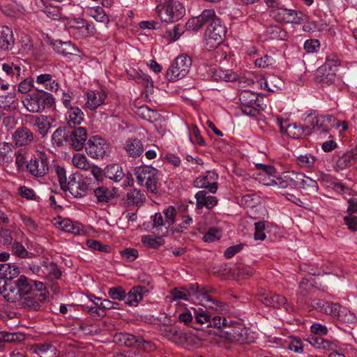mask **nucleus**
I'll return each instance as SVG.
<instances>
[{"instance_id": "38", "label": "nucleus", "mask_w": 357, "mask_h": 357, "mask_svg": "<svg viewBox=\"0 0 357 357\" xmlns=\"http://www.w3.org/2000/svg\"><path fill=\"white\" fill-rule=\"evenodd\" d=\"M105 174L109 179L114 180L115 181H120L125 176L122 168L116 164L107 166L106 168Z\"/></svg>"}, {"instance_id": "34", "label": "nucleus", "mask_w": 357, "mask_h": 357, "mask_svg": "<svg viewBox=\"0 0 357 357\" xmlns=\"http://www.w3.org/2000/svg\"><path fill=\"white\" fill-rule=\"evenodd\" d=\"M94 195L99 202H108L117 196V192L114 188L109 190L105 186H101L94 190Z\"/></svg>"}, {"instance_id": "32", "label": "nucleus", "mask_w": 357, "mask_h": 357, "mask_svg": "<svg viewBox=\"0 0 357 357\" xmlns=\"http://www.w3.org/2000/svg\"><path fill=\"white\" fill-rule=\"evenodd\" d=\"M127 153L133 158L139 156L144 152V146L141 140L137 139H128L124 146Z\"/></svg>"}, {"instance_id": "63", "label": "nucleus", "mask_w": 357, "mask_h": 357, "mask_svg": "<svg viewBox=\"0 0 357 357\" xmlns=\"http://www.w3.org/2000/svg\"><path fill=\"white\" fill-rule=\"evenodd\" d=\"M13 252L14 255L21 258H24L27 254V250L24 247L18 242H15L13 246Z\"/></svg>"}, {"instance_id": "18", "label": "nucleus", "mask_w": 357, "mask_h": 357, "mask_svg": "<svg viewBox=\"0 0 357 357\" xmlns=\"http://www.w3.org/2000/svg\"><path fill=\"white\" fill-rule=\"evenodd\" d=\"M215 19L218 18L215 17L213 10H205L199 16L190 20L187 25L190 28L192 27L193 29H199L207 23L210 24Z\"/></svg>"}, {"instance_id": "36", "label": "nucleus", "mask_w": 357, "mask_h": 357, "mask_svg": "<svg viewBox=\"0 0 357 357\" xmlns=\"http://www.w3.org/2000/svg\"><path fill=\"white\" fill-rule=\"evenodd\" d=\"M357 154V150H351L344 153L336 162L337 166L340 169H346L351 166L356 161V155Z\"/></svg>"}, {"instance_id": "13", "label": "nucleus", "mask_w": 357, "mask_h": 357, "mask_svg": "<svg viewBox=\"0 0 357 357\" xmlns=\"http://www.w3.org/2000/svg\"><path fill=\"white\" fill-rule=\"evenodd\" d=\"M274 18L281 22L301 24L306 16L301 12L286 8H278L274 11Z\"/></svg>"}, {"instance_id": "27", "label": "nucleus", "mask_w": 357, "mask_h": 357, "mask_svg": "<svg viewBox=\"0 0 357 357\" xmlns=\"http://www.w3.org/2000/svg\"><path fill=\"white\" fill-rule=\"evenodd\" d=\"M140 335H134L130 333H119L114 336L116 343L123 344L128 347L137 348Z\"/></svg>"}, {"instance_id": "12", "label": "nucleus", "mask_w": 357, "mask_h": 357, "mask_svg": "<svg viewBox=\"0 0 357 357\" xmlns=\"http://www.w3.org/2000/svg\"><path fill=\"white\" fill-rule=\"evenodd\" d=\"M220 337L230 342L245 344L247 342L246 331L239 324L225 326L220 332Z\"/></svg>"}, {"instance_id": "39", "label": "nucleus", "mask_w": 357, "mask_h": 357, "mask_svg": "<svg viewBox=\"0 0 357 357\" xmlns=\"http://www.w3.org/2000/svg\"><path fill=\"white\" fill-rule=\"evenodd\" d=\"M33 349L40 357H56V348L51 344L36 345Z\"/></svg>"}, {"instance_id": "29", "label": "nucleus", "mask_w": 357, "mask_h": 357, "mask_svg": "<svg viewBox=\"0 0 357 357\" xmlns=\"http://www.w3.org/2000/svg\"><path fill=\"white\" fill-rule=\"evenodd\" d=\"M54 225L59 229L66 232L78 234L79 232V227L75 225L70 220L62 218L60 216L53 220Z\"/></svg>"}, {"instance_id": "51", "label": "nucleus", "mask_w": 357, "mask_h": 357, "mask_svg": "<svg viewBox=\"0 0 357 357\" xmlns=\"http://www.w3.org/2000/svg\"><path fill=\"white\" fill-rule=\"evenodd\" d=\"M86 244L89 248L91 249L103 252H108L110 250L109 246L107 245H102L100 241L93 239L87 240Z\"/></svg>"}, {"instance_id": "59", "label": "nucleus", "mask_w": 357, "mask_h": 357, "mask_svg": "<svg viewBox=\"0 0 357 357\" xmlns=\"http://www.w3.org/2000/svg\"><path fill=\"white\" fill-rule=\"evenodd\" d=\"M220 231L216 228H211L204 234L202 239L205 242H213L214 241L220 238Z\"/></svg>"}, {"instance_id": "28", "label": "nucleus", "mask_w": 357, "mask_h": 357, "mask_svg": "<svg viewBox=\"0 0 357 357\" xmlns=\"http://www.w3.org/2000/svg\"><path fill=\"white\" fill-rule=\"evenodd\" d=\"M187 289L190 292V296L195 297L201 302L212 301V298L208 295L209 291L204 286L200 287L197 283L190 284Z\"/></svg>"}, {"instance_id": "8", "label": "nucleus", "mask_w": 357, "mask_h": 357, "mask_svg": "<svg viewBox=\"0 0 357 357\" xmlns=\"http://www.w3.org/2000/svg\"><path fill=\"white\" fill-rule=\"evenodd\" d=\"M29 173L35 177H43L50 169L48 156L45 152L38 153L27 164Z\"/></svg>"}, {"instance_id": "19", "label": "nucleus", "mask_w": 357, "mask_h": 357, "mask_svg": "<svg viewBox=\"0 0 357 357\" xmlns=\"http://www.w3.org/2000/svg\"><path fill=\"white\" fill-rule=\"evenodd\" d=\"M338 303L325 301L321 299H314L312 301V307L321 312L336 317L340 307Z\"/></svg>"}, {"instance_id": "53", "label": "nucleus", "mask_w": 357, "mask_h": 357, "mask_svg": "<svg viewBox=\"0 0 357 357\" xmlns=\"http://www.w3.org/2000/svg\"><path fill=\"white\" fill-rule=\"evenodd\" d=\"M108 294L112 299L123 300L126 297L125 290L121 287L110 288Z\"/></svg>"}, {"instance_id": "14", "label": "nucleus", "mask_w": 357, "mask_h": 357, "mask_svg": "<svg viewBox=\"0 0 357 357\" xmlns=\"http://www.w3.org/2000/svg\"><path fill=\"white\" fill-rule=\"evenodd\" d=\"M87 139L84 128L79 127L68 132L67 142L76 151L83 149Z\"/></svg>"}, {"instance_id": "57", "label": "nucleus", "mask_w": 357, "mask_h": 357, "mask_svg": "<svg viewBox=\"0 0 357 357\" xmlns=\"http://www.w3.org/2000/svg\"><path fill=\"white\" fill-rule=\"evenodd\" d=\"M182 33V27L180 25H176L172 30L166 31L165 37L169 40H176L181 36Z\"/></svg>"}, {"instance_id": "37", "label": "nucleus", "mask_w": 357, "mask_h": 357, "mask_svg": "<svg viewBox=\"0 0 357 357\" xmlns=\"http://www.w3.org/2000/svg\"><path fill=\"white\" fill-rule=\"evenodd\" d=\"M193 310L195 313V321L192 322V325H191V326L196 330L202 329V328L197 326V324H199L200 326L206 324V326L208 327L211 319V315L207 312L202 309H201L200 310L193 309Z\"/></svg>"}, {"instance_id": "20", "label": "nucleus", "mask_w": 357, "mask_h": 357, "mask_svg": "<svg viewBox=\"0 0 357 357\" xmlns=\"http://www.w3.org/2000/svg\"><path fill=\"white\" fill-rule=\"evenodd\" d=\"M208 190H202L195 195L196 206L198 209L202 208L204 206L211 209L218 204V199L215 196L208 195Z\"/></svg>"}, {"instance_id": "1", "label": "nucleus", "mask_w": 357, "mask_h": 357, "mask_svg": "<svg viewBox=\"0 0 357 357\" xmlns=\"http://www.w3.org/2000/svg\"><path fill=\"white\" fill-rule=\"evenodd\" d=\"M0 292L8 301L15 302L20 297L31 294L32 285L24 275L16 281H3Z\"/></svg>"}, {"instance_id": "35", "label": "nucleus", "mask_w": 357, "mask_h": 357, "mask_svg": "<svg viewBox=\"0 0 357 357\" xmlns=\"http://www.w3.org/2000/svg\"><path fill=\"white\" fill-rule=\"evenodd\" d=\"M14 44L13 31L8 26L2 28L0 36V47L3 50H8Z\"/></svg>"}, {"instance_id": "5", "label": "nucleus", "mask_w": 357, "mask_h": 357, "mask_svg": "<svg viewBox=\"0 0 357 357\" xmlns=\"http://www.w3.org/2000/svg\"><path fill=\"white\" fill-rule=\"evenodd\" d=\"M191 66L192 60L189 56H177L166 73L167 79L169 82L182 79L189 73Z\"/></svg>"}, {"instance_id": "21", "label": "nucleus", "mask_w": 357, "mask_h": 357, "mask_svg": "<svg viewBox=\"0 0 357 357\" xmlns=\"http://www.w3.org/2000/svg\"><path fill=\"white\" fill-rule=\"evenodd\" d=\"M13 141L16 146H22L31 144L33 141V132L26 127H20L15 131Z\"/></svg>"}, {"instance_id": "54", "label": "nucleus", "mask_w": 357, "mask_h": 357, "mask_svg": "<svg viewBox=\"0 0 357 357\" xmlns=\"http://www.w3.org/2000/svg\"><path fill=\"white\" fill-rule=\"evenodd\" d=\"M171 293L173 295L174 300L183 299L188 301L190 298V292L188 291L186 288H181V289L174 288L172 290Z\"/></svg>"}, {"instance_id": "46", "label": "nucleus", "mask_w": 357, "mask_h": 357, "mask_svg": "<svg viewBox=\"0 0 357 357\" xmlns=\"http://www.w3.org/2000/svg\"><path fill=\"white\" fill-rule=\"evenodd\" d=\"M68 133H65V130L59 128L53 133L52 140L54 144L61 146L63 145V142H67Z\"/></svg>"}, {"instance_id": "26", "label": "nucleus", "mask_w": 357, "mask_h": 357, "mask_svg": "<svg viewBox=\"0 0 357 357\" xmlns=\"http://www.w3.org/2000/svg\"><path fill=\"white\" fill-rule=\"evenodd\" d=\"M19 306L28 311H38L40 309V304L38 299V293L35 296H24L17 300Z\"/></svg>"}, {"instance_id": "52", "label": "nucleus", "mask_w": 357, "mask_h": 357, "mask_svg": "<svg viewBox=\"0 0 357 357\" xmlns=\"http://www.w3.org/2000/svg\"><path fill=\"white\" fill-rule=\"evenodd\" d=\"M137 348L142 349L146 352H151L156 349L154 343H153L151 341L144 340V338L142 335H140V337L139 338L138 345Z\"/></svg>"}, {"instance_id": "4", "label": "nucleus", "mask_w": 357, "mask_h": 357, "mask_svg": "<svg viewBox=\"0 0 357 357\" xmlns=\"http://www.w3.org/2000/svg\"><path fill=\"white\" fill-rule=\"evenodd\" d=\"M137 183L144 185L147 190L155 193L157 191V170L151 166H139L135 169Z\"/></svg>"}, {"instance_id": "30", "label": "nucleus", "mask_w": 357, "mask_h": 357, "mask_svg": "<svg viewBox=\"0 0 357 357\" xmlns=\"http://www.w3.org/2000/svg\"><path fill=\"white\" fill-rule=\"evenodd\" d=\"M18 99L16 98L15 90L7 95L0 97V108L6 111H15L17 109Z\"/></svg>"}, {"instance_id": "3", "label": "nucleus", "mask_w": 357, "mask_h": 357, "mask_svg": "<svg viewBox=\"0 0 357 357\" xmlns=\"http://www.w3.org/2000/svg\"><path fill=\"white\" fill-rule=\"evenodd\" d=\"M157 12L160 20L166 22H173L181 19L184 14V8L178 1L165 0L157 6Z\"/></svg>"}, {"instance_id": "62", "label": "nucleus", "mask_w": 357, "mask_h": 357, "mask_svg": "<svg viewBox=\"0 0 357 357\" xmlns=\"http://www.w3.org/2000/svg\"><path fill=\"white\" fill-rule=\"evenodd\" d=\"M164 213L165 215V224H167L168 227H170L174 223L176 210L173 206H169Z\"/></svg>"}, {"instance_id": "16", "label": "nucleus", "mask_w": 357, "mask_h": 357, "mask_svg": "<svg viewBox=\"0 0 357 357\" xmlns=\"http://www.w3.org/2000/svg\"><path fill=\"white\" fill-rule=\"evenodd\" d=\"M36 90L39 93H48L47 91H56L59 89V84L50 74H43L38 75L36 79Z\"/></svg>"}, {"instance_id": "17", "label": "nucleus", "mask_w": 357, "mask_h": 357, "mask_svg": "<svg viewBox=\"0 0 357 357\" xmlns=\"http://www.w3.org/2000/svg\"><path fill=\"white\" fill-rule=\"evenodd\" d=\"M194 186L197 188H204L211 193H215L218 190L216 176L214 173L208 172L206 176L197 178L194 181Z\"/></svg>"}, {"instance_id": "61", "label": "nucleus", "mask_w": 357, "mask_h": 357, "mask_svg": "<svg viewBox=\"0 0 357 357\" xmlns=\"http://www.w3.org/2000/svg\"><path fill=\"white\" fill-rule=\"evenodd\" d=\"M121 257L128 261H132L138 256V251L134 248H126L121 252Z\"/></svg>"}, {"instance_id": "9", "label": "nucleus", "mask_w": 357, "mask_h": 357, "mask_svg": "<svg viewBox=\"0 0 357 357\" xmlns=\"http://www.w3.org/2000/svg\"><path fill=\"white\" fill-rule=\"evenodd\" d=\"M305 121L310 124L314 131L328 134L330 129L334 126L335 119L332 115L318 116L310 114L306 117Z\"/></svg>"}, {"instance_id": "23", "label": "nucleus", "mask_w": 357, "mask_h": 357, "mask_svg": "<svg viewBox=\"0 0 357 357\" xmlns=\"http://www.w3.org/2000/svg\"><path fill=\"white\" fill-rule=\"evenodd\" d=\"M31 118L30 125L36 128L38 132L43 137L47 135L51 128V123L47 116H29Z\"/></svg>"}, {"instance_id": "24", "label": "nucleus", "mask_w": 357, "mask_h": 357, "mask_svg": "<svg viewBox=\"0 0 357 357\" xmlns=\"http://www.w3.org/2000/svg\"><path fill=\"white\" fill-rule=\"evenodd\" d=\"M106 96L105 93L102 91H90L87 93L88 100L85 104L86 107L91 110L96 109L103 104Z\"/></svg>"}, {"instance_id": "10", "label": "nucleus", "mask_w": 357, "mask_h": 357, "mask_svg": "<svg viewBox=\"0 0 357 357\" xmlns=\"http://www.w3.org/2000/svg\"><path fill=\"white\" fill-rule=\"evenodd\" d=\"M86 150L87 153L93 158H102L109 151V145L106 141L98 137H91L87 144Z\"/></svg>"}, {"instance_id": "2", "label": "nucleus", "mask_w": 357, "mask_h": 357, "mask_svg": "<svg viewBox=\"0 0 357 357\" xmlns=\"http://www.w3.org/2000/svg\"><path fill=\"white\" fill-rule=\"evenodd\" d=\"M227 30L220 20L215 19L208 26L204 33V43L207 50L216 49L224 40Z\"/></svg>"}, {"instance_id": "43", "label": "nucleus", "mask_w": 357, "mask_h": 357, "mask_svg": "<svg viewBox=\"0 0 357 357\" xmlns=\"http://www.w3.org/2000/svg\"><path fill=\"white\" fill-rule=\"evenodd\" d=\"M299 188H303L309 192H317L318 190V185L316 181L311 178L305 176L303 174V177L301 179V184L298 185Z\"/></svg>"}, {"instance_id": "64", "label": "nucleus", "mask_w": 357, "mask_h": 357, "mask_svg": "<svg viewBox=\"0 0 357 357\" xmlns=\"http://www.w3.org/2000/svg\"><path fill=\"white\" fill-rule=\"evenodd\" d=\"M345 224L349 228L353 231L357 230V217L349 214L348 216L344 218Z\"/></svg>"}, {"instance_id": "25", "label": "nucleus", "mask_w": 357, "mask_h": 357, "mask_svg": "<svg viewBox=\"0 0 357 357\" xmlns=\"http://www.w3.org/2000/svg\"><path fill=\"white\" fill-rule=\"evenodd\" d=\"M147 293L148 290L145 287L135 286L127 294L126 303L131 306H137L144 295Z\"/></svg>"}, {"instance_id": "41", "label": "nucleus", "mask_w": 357, "mask_h": 357, "mask_svg": "<svg viewBox=\"0 0 357 357\" xmlns=\"http://www.w3.org/2000/svg\"><path fill=\"white\" fill-rule=\"evenodd\" d=\"M145 200V197L143 193L141 192L140 190H134L131 192H129L126 195V197L125 201L129 205H138L141 204Z\"/></svg>"}, {"instance_id": "50", "label": "nucleus", "mask_w": 357, "mask_h": 357, "mask_svg": "<svg viewBox=\"0 0 357 357\" xmlns=\"http://www.w3.org/2000/svg\"><path fill=\"white\" fill-rule=\"evenodd\" d=\"M314 162L315 158L310 154L301 155L297 158V163L302 167H310Z\"/></svg>"}, {"instance_id": "11", "label": "nucleus", "mask_w": 357, "mask_h": 357, "mask_svg": "<svg viewBox=\"0 0 357 357\" xmlns=\"http://www.w3.org/2000/svg\"><path fill=\"white\" fill-rule=\"evenodd\" d=\"M242 112L249 116H255L258 113L255 108L257 94L250 89H243L239 95Z\"/></svg>"}, {"instance_id": "45", "label": "nucleus", "mask_w": 357, "mask_h": 357, "mask_svg": "<svg viewBox=\"0 0 357 357\" xmlns=\"http://www.w3.org/2000/svg\"><path fill=\"white\" fill-rule=\"evenodd\" d=\"M72 162L77 168L84 170H88L90 169V164L88 162L86 157L83 154L76 153L74 155Z\"/></svg>"}, {"instance_id": "49", "label": "nucleus", "mask_w": 357, "mask_h": 357, "mask_svg": "<svg viewBox=\"0 0 357 357\" xmlns=\"http://www.w3.org/2000/svg\"><path fill=\"white\" fill-rule=\"evenodd\" d=\"M23 339V335L18 333H0V341L3 340L5 342H13L15 341H20Z\"/></svg>"}, {"instance_id": "31", "label": "nucleus", "mask_w": 357, "mask_h": 357, "mask_svg": "<svg viewBox=\"0 0 357 357\" xmlns=\"http://www.w3.org/2000/svg\"><path fill=\"white\" fill-rule=\"evenodd\" d=\"M52 47L58 54L68 56L75 54L77 49L70 42L56 40L52 43Z\"/></svg>"}, {"instance_id": "33", "label": "nucleus", "mask_w": 357, "mask_h": 357, "mask_svg": "<svg viewBox=\"0 0 357 357\" xmlns=\"http://www.w3.org/2000/svg\"><path fill=\"white\" fill-rule=\"evenodd\" d=\"M84 114L78 107H70L66 117L67 124L70 128L80 125L84 121Z\"/></svg>"}, {"instance_id": "44", "label": "nucleus", "mask_w": 357, "mask_h": 357, "mask_svg": "<svg viewBox=\"0 0 357 357\" xmlns=\"http://www.w3.org/2000/svg\"><path fill=\"white\" fill-rule=\"evenodd\" d=\"M137 114L143 119L149 122H154L158 119V114L153 109L143 106L138 109Z\"/></svg>"}, {"instance_id": "6", "label": "nucleus", "mask_w": 357, "mask_h": 357, "mask_svg": "<svg viewBox=\"0 0 357 357\" xmlns=\"http://www.w3.org/2000/svg\"><path fill=\"white\" fill-rule=\"evenodd\" d=\"M54 103V98L49 93H33L26 98L23 104L31 112H40L46 107H51Z\"/></svg>"}, {"instance_id": "15", "label": "nucleus", "mask_w": 357, "mask_h": 357, "mask_svg": "<svg viewBox=\"0 0 357 357\" xmlns=\"http://www.w3.org/2000/svg\"><path fill=\"white\" fill-rule=\"evenodd\" d=\"M258 300L266 306L280 308L287 303V299L281 296L271 292L264 291L257 295Z\"/></svg>"}, {"instance_id": "42", "label": "nucleus", "mask_w": 357, "mask_h": 357, "mask_svg": "<svg viewBox=\"0 0 357 357\" xmlns=\"http://www.w3.org/2000/svg\"><path fill=\"white\" fill-rule=\"evenodd\" d=\"M307 130L306 135L310 134V128L308 126L301 127L297 126L296 124H289L285 130V132L293 138H300L304 133L305 130Z\"/></svg>"}, {"instance_id": "58", "label": "nucleus", "mask_w": 357, "mask_h": 357, "mask_svg": "<svg viewBox=\"0 0 357 357\" xmlns=\"http://www.w3.org/2000/svg\"><path fill=\"white\" fill-rule=\"evenodd\" d=\"M255 239L263 241L266 238V234L264 233L265 223L263 221L257 222L255 224Z\"/></svg>"}, {"instance_id": "40", "label": "nucleus", "mask_w": 357, "mask_h": 357, "mask_svg": "<svg viewBox=\"0 0 357 357\" xmlns=\"http://www.w3.org/2000/svg\"><path fill=\"white\" fill-rule=\"evenodd\" d=\"M337 320L345 323H354L356 320V315L344 306H340L335 317Z\"/></svg>"}, {"instance_id": "56", "label": "nucleus", "mask_w": 357, "mask_h": 357, "mask_svg": "<svg viewBox=\"0 0 357 357\" xmlns=\"http://www.w3.org/2000/svg\"><path fill=\"white\" fill-rule=\"evenodd\" d=\"M214 76L215 79H222L225 82H233L236 79V75L235 74L225 73L222 70H216Z\"/></svg>"}, {"instance_id": "7", "label": "nucleus", "mask_w": 357, "mask_h": 357, "mask_svg": "<svg viewBox=\"0 0 357 357\" xmlns=\"http://www.w3.org/2000/svg\"><path fill=\"white\" fill-rule=\"evenodd\" d=\"M338 66L337 61L326 60V63L317 70L316 82L321 83L323 86L334 84L337 79L335 68Z\"/></svg>"}, {"instance_id": "55", "label": "nucleus", "mask_w": 357, "mask_h": 357, "mask_svg": "<svg viewBox=\"0 0 357 357\" xmlns=\"http://www.w3.org/2000/svg\"><path fill=\"white\" fill-rule=\"evenodd\" d=\"M56 172L58 176L59 181L61 189L63 190H66V188L68 186V182H67L65 169L63 167L58 166L56 168Z\"/></svg>"}, {"instance_id": "48", "label": "nucleus", "mask_w": 357, "mask_h": 357, "mask_svg": "<svg viewBox=\"0 0 357 357\" xmlns=\"http://www.w3.org/2000/svg\"><path fill=\"white\" fill-rule=\"evenodd\" d=\"M142 242L151 248H158L160 245L165 243V241L162 237L151 238L150 236H142Z\"/></svg>"}, {"instance_id": "22", "label": "nucleus", "mask_w": 357, "mask_h": 357, "mask_svg": "<svg viewBox=\"0 0 357 357\" xmlns=\"http://www.w3.org/2000/svg\"><path fill=\"white\" fill-rule=\"evenodd\" d=\"M67 190L73 197L80 198L86 195L89 185L82 180L76 181L75 178H73L68 181Z\"/></svg>"}, {"instance_id": "60", "label": "nucleus", "mask_w": 357, "mask_h": 357, "mask_svg": "<svg viewBox=\"0 0 357 357\" xmlns=\"http://www.w3.org/2000/svg\"><path fill=\"white\" fill-rule=\"evenodd\" d=\"M314 289V284L310 280L303 279L299 284V291L303 296L311 292Z\"/></svg>"}, {"instance_id": "47", "label": "nucleus", "mask_w": 357, "mask_h": 357, "mask_svg": "<svg viewBox=\"0 0 357 357\" xmlns=\"http://www.w3.org/2000/svg\"><path fill=\"white\" fill-rule=\"evenodd\" d=\"M303 177V174L299 172H287L284 176V178H286L288 181L289 185L290 187L298 188L301 184V179Z\"/></svg>"}]
</instances>
